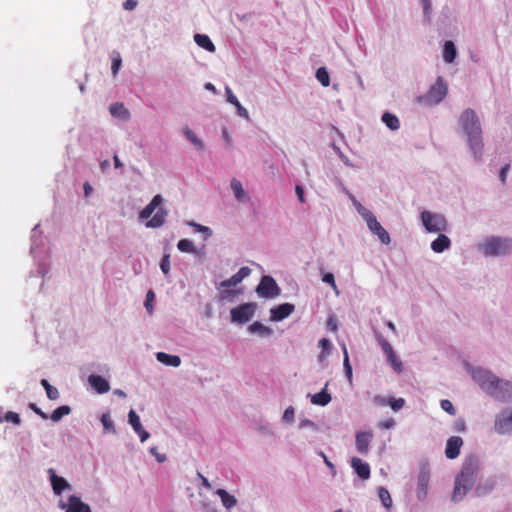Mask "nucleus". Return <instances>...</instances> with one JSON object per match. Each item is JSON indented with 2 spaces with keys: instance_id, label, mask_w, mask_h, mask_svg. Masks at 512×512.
<instances>
[{
  "instance_id": "bb28decb",
  "label": "nucleus",
  "mask_w": 512,
  "mask_h": 512,
  "mask_svg": "<svg viewBox=\"0 0 512 512\" xmlns=\"http://www.w3.org/2000/svg\"><path fill=\"white\" fill-rule=\"evenodd\" d=\"M167 211L164 208H159L154 216L146 223L147 228H159L166 220Z\"/></svg>"
},
{
  "instance_id": "603ef678",
  "label": "nucleus",
  "mask_w": 512,
  "mask_h": 512,
  "mask_svg": "<svg viewBox=\"0 0 512 512\" xmlns=\"http://www.w3.org/2000/svg\"><path fill=\"white\" fill-rule=\"evenodd\" d=\"M238 284H240V282L238 281L237 277H235V275H233L229 279L221 281L219 283L218 288H230V287H235Z\"/></svg>"
},
{
  "instance_id": "ddd939ff",
  "label": "nucleus",
  "mask_w": 512,
  "mask_h": 512,
  "mask_svg": "<svg viewBox=\"0 0 512 512\" xmlns=\"http://www.w3.org/2000/svg\"><path fill=\"white\" fill-rule=\"evenodd\" d=\"M47 473L49 475V481L51 483V487L53 490V493L57 496L61 495L64 491H71L72 486L68 483V481L58 476L55 469L49 468L47 470Z\"/></svg>"
},
{
  "instance_id": "2f4dec72",
  "label": "nucleus",
  "mask_w": 512,
  "mask_h": 512,
  "mask_svg": "<svg viewBox=\"0 0 512 512\" xmlns=\"http://www.w3.org/2000/svg\"><path fill=\"white\" fill-rule=\"evenodd\" d=\"M194 41L199 47L207 50L208 52H215L216 50V47L209 38V36L205 34H195Z\"/></svg>"
},
{
  "instance_id": "864d4df0",
  "label": "nucleus",
  "mask_w": 512,
  "mask_h": 512,
  "mask_svg": "<svg viewBox=\"0 0 512 512\" xmlns=\"http://www.w3.org/2000/svg\"><path fill=\"white\" fill-rule=\"evenodd\" d=\"M440 406L448 414H450V415H455L456 414V410H455V408H454V406H453V404H452V402L450 400H447V399L441 400Z\"/></svg>"
},
{
  "instance_id": "a211bd4d",
  "label": "nucleus",
  "mask_w": 512,
  "mask_h": 512,
  "mask_svg": "<svg viewBox=\"0 0 512 512\" xmlns=\"http://www.w3.org/2000/svg\"><path fill=\"white\" fill-rule=\"evenodd\" d=\"M109 112L112 117L117 118L123 122L131 119L130 111L124 106L122 102H115L109 106Z\"/></svg>"
},
{
  "instance_id": "8fccbe9b",
  "label": "nucleus",
  "mask_w": 512,
  "mask_h": 512,
  "mask_svg": "<svg viewBox=\"0 0 512 512\" xmlns=\"http://www.w3.org/2000/svg\"><path fill=\"white\" fill-rule=\"evenodd\" d=\"M322 281L326 284H329L331 288L335 291L336 294H339V291L337 289V285L335 283L334 275L330 272L325 273L322 277Z\"/></svg>"
},
{
  "instance_id": "b1692460",
  "label": "nucleus",
  "mask_w": 512,
  "mask_h": 512,
  "mask_svg": "<svg viewBox=\"0 0 512 512\" xmlns=\"http://www.w3.org/2000/svg\"><path fill=\"white\" fill-rule=\"evenodd\" d=\"M163 198L161 195H155L150 203L146 205L143 210L139 213V218L145 220L151 217L154 211L162 204Z\"/></svg>"
},
{
  "instance_id": "79ce46f5",
  "label": "nucleus",
  "mask_w": 512,
  "mask_h": 512,
  "mask_svg": "<svg viewBox=\"0 0 512 512\" xmlns=\"http://www.w3.org/2000/svg\"><path fill=\"white\" fill-rule=\"evenodd\" d=\"M343 354H344V359H343L344 371H345V374H346L348 380L351 381V379H352V367H351L350 362H349V356H348V352H347V349H346L345 345H343Z\"/></svg>"
},
{
  "instance_id": "412c9836",
  "label": "nucleus",
  "mask_w": 512,
  "mask_h": 512,
  "mask_svg": "<svg viewBox=\"0 0 512 512\" xmlns=\"http://www.w3.org/2000/svg\"><path fill=\"white\" fill-rule=\"evenodd\" d=\"M230 188L234 194L235 199L240 203L249 201V195L244 190L243 185L237 178H232L230 181Z\"/></svg>"
},
{
  "instance_id": "09e8293b",
  "label": "nucleus",
  "mask_w": 512,
  "mask_h": 512,
  "mask_svg": "<svg viewBox=\"0 0 512 512\" xmlns=\"http://www.w3.org/2000/svg\"><path fill=\"white\" fill-rule=\"evenodd\" d=\"M282 420L286 423H293L295 420V409L292 406H289L285 409Z\"/></svg>"
},
{
  "instance_id": "0e129e2a",
  "label": "nucleus",
  "mask_w": 512,
  "mask_h": 512,
  "mask_svg": "<svg viewBox=\"0 0 512 512\" xmlns=\"http://www.w3.org/2000/svg\"><path fill=\"white\" fill-rule=\"evenodd\" d=\"M149 452H150L153 456H155V458H156L157 462H159V463H163V462H165V461H166V459H167L165 454H160V453H158V451H157V447H151V448H150V450H149Z\"/></svg>"
},
{
  "instance_id": "ea45409f",
  "label": "nucleus",
  "mask_w": 512,
  "mask_h": 512,
  "mask_svg": "<svg viewBox=\"0 0 512 512\" xmlns=\"http://www.w3.org/2000/svg\"><path fill=\"white\" fill-rule=\"evenodd\" d=\"M187 224L190 227H193L196 232L202 233L204 235V240H207L208 238H210L212 236V230L207 226H203L194 221H189V222H187Z\"/></svg>"
},
{
  "instance_id": "a19ab883",
  "label": "nucleus",
  "mask_w": 512,
  "mask_h": 512,
  "mask_svg": "<svg viewBox=\"0 0 512 512\" xmlns=\"http://www.w3.org/2000/svg\"><path fill=\"white\" fill-rule=\"evenodd\" d=\"M316 78L324 87H328L330 84L329 73L325 67H320L316 71Z\"/></svg>"
},
{
  "instance_id": "de8ad7c7",
  "label": "nucleus",
  "mask_w": 512,
  "mask_h": 512,
  "mask_svg": "<svg viewBox=\"0 0 512 512\" xmlns=\"http://www.w3.org/2000/svg\"><path fill=\"white\" fill-rule=\"evenodd\" d=\"M423 8V15L426 21L431 20L432 4L431 0H420Z\"/></svg>"
},
{
  "instance_id": "423d86ee",
  "label": "nucleus",
  "mask_w": 512,
  "mask_h": 512,
  "mask_svg": "<svg viewBox=\"0 0 512 512\" xmlns=\"http://www.w3.org/2000/svg\"><path fill=\"white\" fill-rule=\"evenodd\" d=\"M493 431L500 436L512 435V406L503 408L495 415Z\"/></svg>"
},
{
  "instance_id": "f8f14e48",
  "label": "nucleus",
  "mask_w": 512,
  "mask_h": 512,
  "mask_svg": "<svg viewBox=\"0 0 512 512\" xmlns=\"http://www.w3.org/2000/svg\"><path fill=\"white\" fill-rule=\"evenodd\" d=\"M58 507L65 512H91L89 505L84 503L78 496L71 495L68 501L60 499Z\"/></svg>"
},
{
  "instance_id": "a878e982",
  "label": "nucleus",
  "mask_w": 512,
  "mask_h": 512,
  "mask_svg": "<svg viewBox=\"0 0 512 512\" xmlns=\"http://www.w3.org/2000/svg\"><path fill=\"white\" fill-rule=\"evenodd\" d=\"M248 331L251 334H257L260 337H264V338L270 337L273 334L272 328H270L258 321L252 323L248 327Z\"/></svg>"
},
{
  "instance_id": "6ab92c4d",
  "label": "nucleus",
  "mask_w": 512,
  "mask_h": 512,
  "mask_svg": "<svg viewBox=\"0 0 512 512\" xmlns=\"http://www.w3.org/2000/svg\"><path fill=\"white\" fill-rule=\"evenodd\" d=\"M88 383L99 394L107 393L110 390L109 382L99 375H90L88 377Z\"/></svg>"
},
{
  "instance_id": "bf43d9fd",
  "label": "nucleus",
  "mask_w": 512,
  "mask_h": 512,
  "mask_svg": "<svg viewBox=\"0 0 512 512\" xmlns=\"http://www.w3.org/2000/svg\"><path fill=\"white\" fill-rule=\"evenodd\" d=\"M389 400L390 398H386L381 395H375L373 397V403L378 406H389Z\"/></svg>"
},
{
  "instance_id": "5701e85b",
  "label": "nucleus",
  "mask_w": 512,
  "mask_h": 512,
  "mask_svg": "<svg viewBox=\"0 0 512 512\" xmlns=\"http://www.w3.org/2000/svg\"><path fill=\"white\" fill-rule=\"evenodd\" d=\"M183 136L198 150L203 151L205 149L204 142L195 134V132L187 125L181 129Z\"/></svg>"
},
{
  "instance_id": "f257e3e1",
  "label": "nucleus",
  "mask_w": 512,
  "mask_h": 512,
  "mask_svg": "<svg viewBox=\"0 0 512 512\" xmlns=\"http://www.w3.org/2000/svg\"><path fill=\"white\" fill-rule=\"evenodd\" d=\"M465 369L480 390L493 400L510 404L512 403V381L497 376L492 370L473 366L465 363Z\"/></svg>"
},
{
  "instance_id": "37998d69",
  "label": "nucleus",
  "mask_w": 512,
  "mask_h": 512,
  "mask_svg": "<svg viewBox=\"0 0 512 512\" xmlns=\"http://www.w3.org/2000/svg\"><path fill=\"white\" fill-rule=\"evenodd\" d=\"M39 225H36L34 228H33V236H32V243H31V248H30V253L31 255L36 258L37 257V249H38V246L40 245V242H41V239H38L37 236H36V231L38 229Z\"/></svg>"
},
{
  "instance_id": "9d476101",
  "label": "nucleus",
  "mask_w": 512,
  "mask_h": 512,
  "mask_svg": "<svg viewBox=\"0 0 512 512\" xmlns=\"http://www.w3.org/2000/svg\"><path fill=\"white\" fill-rule=\"evenodd\" d=\"M256 292L263 298H275L280 295V288L273 277L265 275L262 277Z\"/></svg>"
},
{
  "instance_id": "e433bc0d",
  "label": "nucleus",
  "mask_w": 512,
  "mask_h": 512,
  "mask_svg": "<svg viewBox=\"0 0 512 512\" xmlns=\"http://www.w3.org/2000/svg\"><path fill=\"white\" fill-rule=\"evenodd\" d=\"M319 347L322 349V351L318 356V360L319 362H323L325 358L330 354L331 343L328 339L322 338L319 340Z\"/></svg>"
},
{
  "instance_id": "c85d7f7f",
  "label": "nucleus",
  "mask_w": 512,
  "mask_h": 512,
  "mask_svg": "<svg viewBox=\"0 0 512 512\" xmlns=\"http://www.w3.org/2000/svg\"><path fill=\"white\" fill-rule=\"evenodd\" d=\"M221 499L222 505L227 509L230 510L237 504V499L234 495L228 493L225 489H218L215 492Z\"/></svg>"
},
{
  "instance_id": "39448f33",
  "label": "nucleus",
  "mask_w": 512,
  "mask_h": 512,
  "mask_svg": "<svg viewBox=\"0 0 512 512\" xmlns=\"http://www.w3.org/2000/svg\"><path fill=\"white\" fill-rule=\"evenodd\" d=\"M421 222L429 233L446 232L449 227L448 221L443 214L427 210L421 213Z\"/></svg>"
},
{
  "instance_id": "c03bdc74",
  "label": "nucleus",
  "mask_w": 512,
  "mask_h": 512,
  "mask_svg": "<svg viewBox=\"0 0 512 512\" xmlns=\"http://www.w3.org/2000/svg\"><path fill=\"white\" fill-rule=\"evenodd\" d=\"M387 359L389 361V363L391 364V366L393 367V369L397 372V373H401L402 372V362L400 361V359L397 357V355L394 353H392L391 355L387 356Z\"/></svg>"
},
{
  "instance_id": "6e6552de",
  "label": "nucleus",
  "mask_w": 512,
  "mask_h": 512,
  "mask_svg": "<svg viewBox=\"0 0 512 512\" xmlns=\"http://www.w3.org/2000/svg\"><path fill=\"white\" fill-rule=\"evenodd\" d=\"M363 220L366 222L368 229L370 232L377 236L380 242L384 245H388L391 242V238L389 233L383 228V226L378 222L376 216L369 210L362 216Z\"/></svg>"
},
{
  "instance_id": "0eeeda50",
  "label": "nucleus",
  "mask_w": 512,
  "mask_h": 512,
  "mask_svg": "<svg viewBox=\"0 0 512 512\" xmlns=\"http://www.w3.org/2000/svg\"><path fill=\"white\" fill-rule=\"evenodd\" d=\"M448 93V84L442 76H438L435 83L424 96V101L429 105L439 104Z\"/></svg>"
},
{
  "instance_id": "aec40b11",
  "label": "nucleus",
  "mask_w": 512,
  "mask_h": 512,
  "mask_svg": "<svg viewBox=\"0 0 512 512\" xmlns=\"http://www.w3.org/2000/svg\"><path fill=\"white\" fill-rule=\"evenodd\" d=\"M351 467L354 472L363 480H367L370 477V466L367 462L362 461L358 457L351 459Z\"/></svg>"
},
{
  "instance_id": "4468645a",
  "label": "nucleus",
  "mask_w": 512,
  "mask_h": 512,
  "mask_svg": "<svg viewBox=\"0 0 512 512\" xmlns=\"http://www.w3.org/2000/svg\"><path fill=\"white\" fill-rule=\"evenodd\" d=\"M374 435L372 431L357 432L355 436L356 450L361 455H367L369 452V446Z\"/></svg>"
},
{
  "instance_id": "9b49d317",
  "label": "nucleus",
  "mask_w": 512,
  "mask_h": 512,
  "mask_svg": "<svg viewBox=\"0 0 512 512\" xmlns=\"http://www.w3.org/2000/svg\"><path fill=\"white\" fill-rule=\"evenodd\" d=\"M430 481V470L427 465H422L420 467L418 476H417V487H416V497L419 501H424L428 494V485Z\"/></svg>"
},
{
  "instance_id": "49530a36",
  "label": "nucleus",
  "mask_w": 512,
  "mask_h": 512,
  "mask_svg": "<svg viewBox=\"0 0 512 512\" xmlns=\"http://www.w3.org/2000/svg\"><path fill=\"white\" fill-rule=\"evenodd\" d=\"M299 428L300 429H310V430H312L314 432H318L320 430L319 426L315 422H313V421H311L309 419H302V420H300Z\"/></svg>"
},
{
  "instance_id": "cd10ccee",
  "label": "nucleus",
  "mask_w": 512,
  "mask_h": 512,
  "mask_svg": "<svg viewBox=\"0 0 512 512\" xmlns=\"http://www.w3.org/2000/svg\"><path fill=\"white\" fill-rule=\"evenodd\" d=\"M156 358L160 363L171 367H179L181 364V358L179 356L170 355L165 352H158Z\"/></svg>"
},
{
  "instance_id": "58836bf2",
  "label": "nucleus",
  "mask_w": 512,
  "mask_h": 512,
  "mask_svg": "<svg viewBox=\"0 0 512 512\" xmlns=\"http://www.w3.org/2000/svg\"><path fill=\"white\" fill-rule=\"evenodd\" d=\"M100 421H101V423L103 425L104 432H106V433H113V434L116 433V429H115L114 423L111 420V417H110V415L108 413L102 414V416L100 418Z\"/></svg>"
},
{
  "instance_id": "3c124183",
  "label": "nucleus",
  "mask_w": 512,
  "mask_h": 512,
  "mask_svg": "<svg viewBox=\"0 0 512 512\" xmlns=\"http://www.w3.org/2000/svg\"><path fill=\"white\" fill-rule=\"evenodd\" d=\"M154 292L152 290H149L146 295V300L144 303V306L149 314H152L153 312V302H154Z\"/></svg>"
},
{
  "instance_id": "7c9ffc66",
  "label": "nucleus",
  "mask_w": 512,
  "mask_h": 512,
  "mask_svg": "<svg viewBox=\"0 0 512 512\" xmlns=\"http://www.w3.org/2000/svg\"><path fill=\"white\" fill-rule=\"evenodd\" d=\"M327 386L328 383L325 384V387L321 392L311 395V402L314 405L326 406L330 403L331 395L326 390Z\"/></svg>"
},
{
  "instance_id": "c756f323",
  "label": "nucleus",
  "mask_w": 512,
  "mask_h": 512,
  "mask_svg": "<svg viewBox=\"0 0 512 512\" xmlns=\"http://www.w3.org/2000/svg\"><path fill=\"white\" fill-rule=\"evenodd\" d=\"M457 57V49L453 41H446L443 47V60L452 63Z\"/></svg>"
},
{
  "instance_id": "13d9d810",
  "label": "nucleus",
  "mask_w": 512,
  "mask_h": 512,
  "mask_svg": "<svg viewBox=\"0 0 512 512\" xmlns=\"http://www.w3.org/2000/svg\"><path fill=\"white\" fill-rule=\"evenodd\" d=\"M160 269L164 274H168L170 271V256L165 255L160 263Z\"/></svg>"
},
{
  "instance_id": "1a4fd4ad",
  "label": "nucleus",
  "mask_w": 512,
  "mask_h": 512,
  "mask_svg": "<svg viewBox=\"0 0 512 512\" xmlns=\"http://www.w3.org/2000/svg\"><path fill=\"white\" fill-rule=\"evenodd\" d=\"M257 305L255 303H244L230 311L231 321L238 324H245L250 321L255 314Z\"/></svg>"
},
{
  "instance_id": "dca6fc26",
  "label": "nucleus",
  "mask_w": 512,
  "mask_h": 512,
  "mask_svg": "<svg viewBox=\"0 0 512 512\" xmlns=\"http://www.w3.org/2000/svg\"><path fill=\"white\" fill-rule=\"evenodd\" d=\"M463 445V440L459 436L450 437L447 440L445 455L448 459H455L460 454V449Z\"/></svg>"
},
{
  "instance_id": "6e6d98bb",
  "label": "nucleus",
  "mask_w": 512,
  "mask_h": 512,
  "mask_svg": "<svg viewBox=\"0 0 512 512\" xmlns=\"http://www.w3.org/2000/svg\"><path fill=\"white\" fill-rule=\"evenodd\" d=\"M251 269L249 267H241L239 269V271L234 274L235 277H237L238 281L241 283L243 281V279H245L246 277H248L250 274H251Z\"/></svg>"
},
{
  "instance_id": "e2e57ef3",
  "label": "nucleus",
  "mask_w": 512,
  "mask_h": 512,
  "mask_svg": "<svg viewBox=\"0 0 512 512\" xmlns=\"http://www.w3.org/2000/svg\"><path fill=\"white\" fill-rule=\"evenodd\" d=\"M333 149L335 150V152L338 154V156L340 157V159L343 161V163L346 165V166H349V167H353V164L350 162V160L348 159L347 156H345L342 151L340 150L339 147H337L336 145H333Z\"/></svg>"
},
{
  "instance_id": "2eb2a0df",
  "label": "nucleus",
  "mask_w": 512,
  "mask_h": 512,
  "mask_svg": "<svg viewBox=\"0 0 512 512\" xmlns=\"http://www.w3.org/2000/svg\"><path fill=\"white\" fill-rule=\"evenodd\" d=\"M128 423L132 426L134 432L139 436L142 443L149 439L150 433L144 429L140 422V417L133 409L128 413Z\"/></svg>"
},
{
  "instance_id": "774afa93",
  "label": "nucleus",
  "mask_w": 512,
  "mask_h": 512,
  "mask_svg": "<svg viewBox=\"0 0 512 512\" xmlns=\"http://www.w3.org/2000/svg\"><path fill=\"white\" fill-rule=\"evenodd\" d=\"M47 397L51 400H56L59 398V391L56 387L51 386L46 391Z\"/></svg>"
},
{
  "instance_id": "c9c22d12",
  "label": "nucleus",
  "mask_w": 512,
  "mask_h": 512,
  "mask_svg": "<svg viewBox=\"0 0 512 512\" xmlns=\"http://www.w3.org/2000/svg\"><path fill=\"white\" fill-rule=\"evenodd\" d=\"M177 248L183 253H193L197 252L194 243L189 239H181L177 243Z\"/></svg>"
},
{
  "instance_id": "f03ea898",
  "label": "nucleus",
  "mask_w": 512,
  "mask_h": 512,
  "mask_svg": "<svg viewBox=\"0 0 512 512\" xmlns=\"http://www.w3.org/2000/svg\"><path fill=\"white\" fill-rule=\"evenodd\" d=\"M458 126L471 157L475 162L481 163L483 161L484 142L479 116L473 109L467 108L460 114Z\"/></svg>"
},
{
  "instance_id": "72a5a7b5",
  "label": "nucleus",
  "mask_w": 512,
  "mask_h": 512,
  "mask_svg": "<svg viewBox=\"0 0 512 512\" xmlns=\"http://www.w3.org/2000/svg\"><path fill=\"white\" fill-rule=\"evenodd\" d=\"M71 408L68 405H62L56 408L50 415L53 422H59L64 416L70 414Z\"/></svg>"
},
{
  "instance_id": "69168bd1",
  "label": "nucleus",
  "mask_w": 512,
  "mask_h": 512,
  "mask_svg": "<svg viewBox=\"0 0 512 512\" xmlns=\"http://www.w3.org/2000/svg\"><path fill=\"white\" fill-rule=\"evenodd\" d=\"M380 344L386 356L394 353L392 346L385 339H380Z\"/></svg>"
},
{
  "instance_id": "a18cd8bd",
  "label": "nucleus",
  "mask_w": 512,
  "mask_h": 512,
  "mask_svg": "<svg viewBox=\"0 0 512 512\" xmlns=\"http://www.w3.org/2000/svg\"><path fill=\"white\" fill-rule=\"evenodd\" d=\"M404 405H405L404 398L390 397L389 406L393 411L398 412L399 410H401L404 407Z\"/></svg>"
},
{
  "instance_id": "4be33fe9",
  "label": "nucleus",
  "mask_w": 512,
  "mask_h": 512,
  "mask_svg": "<svg viewBox=\"0 0 512 512\" xmlns=\"http://www.w3.org/2000/svg\"><path fill=\"white\" fill-rule=\"evenodd\" d=\"M225 93L227 96V102L234 105L237 109V113L240 117L248 120L249 119V113L246 108H244L241 103L238 101L237 97L233 94L231 88L229 86L225 87Z\"/></svg>"
},
{
  "instance_id": "338daca9",
  "label": "nucleus",
  "mask_w": 512,
  "mask_h": 512,
  "mask_svg": "<svg viewBox=\"0 0 512 512\" xmlns=\"http://www.w3.org/2000/svg\"><path fill=\"white\" fill-rule=\"evenodd\" d=\"M380 344L386 356L394 353L392 346L385 339H380Z\"/></svg>"
},
{
  "instance_id": "052dcab7",
  "label": "nucleus",
  "mask_w": 512,
  "mask_h": 512,
  "mask_svg": "<svg viewBox=\"0 0 512 512\" xmlns=\"http://www.w3.org/2000/svg\"><path fill=\"white\" fill-rule=\"evenodd\" d=\"M5 419H6V421L12 422L16 425L20 424V422H21L20 416L17 413L11 412V411L6 413Z\"/></svg>"
},
{
  "instance_id": "4d7b16f0",
  "label": "nucleus",
  "mask_w": 512,
  "mask_h": 512,
  "mask_svg": "<svg viewBox=\"0 0 512 512\" xmlns=\"http://www.w3.org/2000/svg\"><path fill=\"white\" fill-rule=\"evenodd\" d=\"M121 65H122V60H121L120 55L118 54V56L116 58H113V60H112L111 71H112L113 76H116L118 74V71H119Z\"/></svg>"
},
{
  "instance_id": "680f3d73",
  "label": "nucleus",
  "mask_w": 512,
  "mask_h": 512,
  "mask_svg": "<svg viewBox=\"0 0 512 512\" xmlns=\"http://www.w3.org/2000/svg\"><path fill=\"white\" fill-rule=\"evenodd\" d=\"M395 425H396V422L392 418L380 421L378 423V427L381 428V429H392V428L395 427Z\"/></svg>"
},
{
  "instance_id": "f704fd0d",
  "label": "nucleus",
  "mask_w": 512,
  "mask_h": 512,
  "mask_svg": "<svg viewBox=\"0 0 512 512\" xmlns=\"http://www.w3.org/2000/svg\"><path fill=\"white\" fill-rule=\"evenodd\" d=\"M378 495H379L382 505L387 510H389L393 505V501H392L389 491L384 487H380L378 490Z\"/></svg>"
},
{
  "instance_id": "5fc2aeb1",
  "label": "nucleus",
  "mask_w": 512,
  "mask_h": 512,
  "mask_svg": "<svg viewBox=\"0 0 512 512\" xmlns=\"http://www.w3.org/2000/svg\"><path fill=\"white\" fill-rule=\"evenodd\" d=\"M221 291H220V299L221 300H228V301H231L235 294H236V291L235 290H231L229 288H220Z\"/></svg>"
},
{
  "instance_id": "20e7f679",
  "label": "nucleus",
  "mask_w": 512,
  "mask_h": 512,
  "mask_svg": "<svg viewBox=\"0 0 512 512\" xmlns=\"http://www.w3.org/2000/svg\"><path fill=\"white\" fill-rule=\"evenodd\" d=\"M476 250L485 257H505L512 254V238L490 235L476 244Z\"/></svg>"
},
{
  "instance_id": "7ed1b4c3",
  "label": "nucleus",
  "mask_w": 512,
  "mask_h": 512,
  "mask_svg": "<svg viewBox=\"0 0 512 512\" xmlns=\"http://www.w3.org/2000/svg\"><path fill=\"white\" fill-rule=\"evenodd\" d=\"M478 476V460L475 457L465 459L459 474L456 476L452 501L459 502L474 486Z\"/></svg>"
},
{
  "instance_id": "f3484780",
  "label": "nucleus",
  "mask_w": 512,
  "mask_h": 512,
  "mask_svg": "<svg viewBox=\"0 0 512 512\" xmlns=\"http://www.w3.org/2000/svg\"><path fill=\"white\" fill-rule=\"evenodd\" d=\"M295 307L290 303H283L270 310L272 321H282L283 319L290 316L294 311Z\"/></svg>"
},
{
  "instance_id": "4c0bfd02",
  "label": "nucleus",
  "mask_w": 512,
  "mask_h": 512,
  "mask_svg": "<svg viewBox=\"0 0 512 512\" xmlns=\"http://www.w3.org/2000/svg\"><path fill=\"white\" fill-rule=\"evenodd\" d=\"M348 199L351 201L352 205L358 212V214L362 217L365 213H367L369 210L364 207L357 199L356 197L348 190L344 193Z\"/></svg>"
},
{
  "instance_id": "393cba45",
  "label": "nucleus",
  "mask_w": 512,
  "mask_h": 512,
  "mask_svg": "<svg viewBox=\"0 0 512 512\" xmlns=\"http://www.w3.org/2000/svg\"><path fill=\"white\" fill-rule=\"evenodd\" d=\"M451 247V240L448 236L440 233L438 237L431 242V249L435 253H442Z\"/></svg>"
},
{
  "instance_id": "473e14b6",
  "label": "nucleus",
  "mask_w": 512,
  "mask_h": 512,
  "mask_svg": "<svg viewBox=\"0 0 512 512\" xmlns=\"http://www.w3.org/2000/svg\"><path fill=\"white\" fill-rule=\"evenodd\" d=\"M382 122L392 131L400 128V121L398 117L392 113L385 112L381 117Z\"/></svg>"
}]
</instances>
